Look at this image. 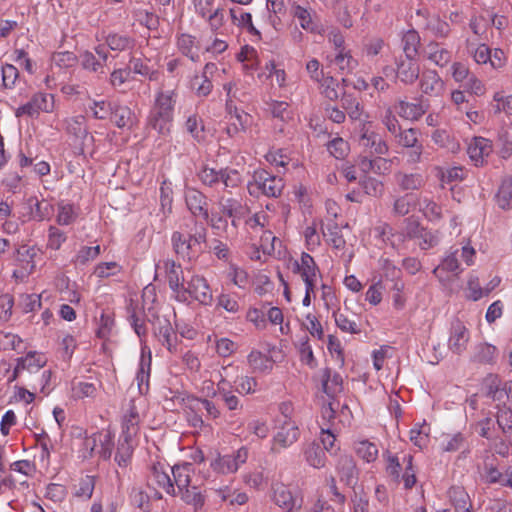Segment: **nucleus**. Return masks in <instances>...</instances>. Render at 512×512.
Segmentation results:
<instances>
[{"mask_svg": "<svg viewBox=\"0 0 512 512\" xmlns=\"http://www.w3.org/2000/svg\"><path fill=\"white\" fill-rule=\"evenodd\" d=\"M417 233H415V237H418L420 239L419 246L423 250L430 249L438 244V237L433 232L424 229L419 228L418 225H416Z\"/></svg>", "mask_w": 512, "mask_h": 512, "instance_id": "nucleus-58", "label": "nucleus"}, {"mask_svg": "<svg viewBox=\"0 0 512 512\" xmlns=\"http://www.w3.org/2000/svg\"><path fill=\"white\" fill-rule=\"evenodd\" d=\"M95 488V477L86 475L81 478L75 490V496L88 500L92 497Z\"/></svg>", "mask_w": 512, "mask_h": 512, "instance_id": "nucleus-55", "label": "nucleus"}, {"mask_svg": "<svg viewBox=\"0 0 512 512\" xmlns=\"http://www.w3.org/2000/svg\"><path fill=\"white\" fill-rule=\"evenodd\" d=\"M397 77L406 84L414 83L420 73L419 64L416 58H409L407 56L400 57L397 62Z\"/></svg>", "mask_w": 512, "mask_h": 512, "instance_id": "nucleus-14", "label": "nucleus"}, {"mask_svg": "<svg viewBox=\"0 0 512 512\" xmlns=\"http://www.w3.org/2000/svg\"><path fill=\"white\" fill-rule=\"evenodd\" d=\"M402 48L405 56L416 58L420 46V36L417 31L409 30L402 37Z\"/></svg>", "mask_w": 512, "mask_h": 512, "instance_id": "nucleus-38", "label": "nucleus"}, {"mask_svg": "<svg viewBox=\"0 0 512 512\" xmlns=\"http://www.w3.org/2000/svg\"><path fill=\"white\" fill-rule=\"evenodd\" d=\"M469 340L470 333L467 327L460 320L452 322L448 349L456 355H461L466 350Z\"/></svg>", "mask_w": 512, "mask_h": 512, "instance_id": "nucleus-10", "label": "nucleus"}, {"mask_svg": "<svg viewBox=\"0 0 512 512\" xmlns=\"http://www.w3.org/2000/svg\"><path fill=\"white\" fill-rule=\"evenodd\" d=\"M427 108L428 107L421 101L412 103L400 100L395 106L396 113L400 117L410 121H417L420 119L426 113Z\"/></svg>", "mask_w": 512, "mask_h": 512, "instance_id": "nucleus-19", "label": "nucleus"}, {"mask_svg": "<svg viewBox=\"0 0 512 512\" xmlns=\"http://www.w3.org/2000/svg\"><path fill=\"white\" fill-rule=\"evenodd\" d=\"M247 188L252 196H258L261 193L267 197H278L281 195L284 183L282 178L266 170H260L254 173L253 182H249Z\"/></svg>", "mask_w": 512, "mask_h": 512, "instance_id": "nucleus-3", "label": "nucleus"}, {"mask_svg": "<svg viewBox=\"0 0 512 512\" xmlns=\"http://www.w3.org/2000/svg\"><path fill=\"white\" fill-rule=\"evenodd\" d=\"M252 372L268 373L273 368V361L258 350H252L247 357Z\"/></svg>", "mask_w": 512, "mask_h": 512, "instance_id": "nucleus-30", "label": "nucleus"}, {"mask_svg": "<svg viewBox=\"0 0 512 512\" xmlns=\"http://www.w3.org/2000/svg\"><path fill=\"white\" fill-rule=\"evenodd\" d=\"M179 494L186 504L194 506L195 509L201 508L204 505V496L195 485L183 490Z\"/></svg>", "mask_w": 512, "mask_h": 512, "instance_id": "nucleus-47", "label": "nucleus"}, {"mask_svg": "<svg viewBox=\"0 0 512 512\" xmlns=\"http://www.w3.org/2000/svg\"><path fill=\"white\" fill-rule=\"evenodd\" d=\"M275 504L286 512H292L294 507V498L292 493L285 487H280L275 490L274 493Z\"/></svg>", "mask_w": 512, "mask_h": 512, "instance_id": "nucleus-48", "label": "nucleus"}, {"mask_svg": "<svg viewBox=\"0 0 512 512\" xmlns=\"http://www.w3.org/2000/svg\"><path fill=\"white\" fill-rule=\"evenodd\" d=\"M128 69H130V72L133 71L135 74L148 77L151 81L156 80L158 76V72L151 69L141 58L131 57Z\"/></svg>", "mask_w": 512, "mask_h": 512, "instance_id": "nucleus-43", "label": "nucleus"}, {"mask_svg": "<svg viewBox=\"0 0 512 512\" xmlns=\"http://www.w3.org/2000/svg\"><path fill=\"white\" fill-rule=\"evenodd\" d=\"M321 93L329 100L335 101L339 98L338 86L339 83L332 76H323L320 82Z\"/></svg>", "mask_w": 512, "mask_h": 512, "instance_id": "nucleus-45", "label": "nucleus"}, {"mask_svg": "<svg viewBox=\"0 0 512 512\" xmlns=\"http://www.w3.org/2000/svg\"><path fill=\"white\" fill-rule=\"evenodd\" d=\"M148 321L152 325L153 335L158 339L163 346H165L170 352L176 350V339L177 335L170 321L166 317L153 314Z\"/></svg>", "mask_w": 512, "mask_h": 512, "instance_id": "nucleus-7", "label": "nucleus"}, {"mask_svg": "<svg viewBox=\"0 0 512 512\" xmlns=\"http://www.w3.org/2000/svg\"><path fill=\"white\" fill-rule=\"evenodd\" d=\"M356 452L359 457H361L367 462H372L376 460L378 456V448L376 444L368 440L360 441L359 443H357Z\"/></svg>", "mask_w": 512, "mask_h": 512, "instance_id": "nucleus-53", "label": "nucleus"}, {"mask_svg": "<svg viewBox=\"0 0 512 512\" xmlns=\"http://www.w3.org/2000/svg\"><path fill=\"white\" fill-rule=\"evenodd\" d=\"M334 62L342 73H350L358 65L357 60L351 56L350 52H343V50L338 51Z\"/></svg>", "mask_w": 512, "mask_h": 512, "instance_id": "nucleus-50", "label": "nucleus"}, {"mask_svg": "<svg viewBox=\"0 0 512 512\" xmlns=\"http://www.w3.org/2000/svg\"><path fill=\"white\" fill-rule=\"evenodd\" d=\"M1 72L3 87L7 89L13 88L19 77L18 69L12 64H5L2 66Z\"/></svg>", "mask_w": 512, "mask_h": 512, "instance_id": "nucleus-63", "label": "nucleus"}, {"mask_svg": "<svg viewBox=\"0 0 512 512\" xmlns=\"http://www.w3.org/2000/svg\"><path fill=\"white\" fill-rule=\"evenodd\" d=\"M332 317L335 320L336 326L342 331L351 334H359L361 329L356 321L358 316L352 314L351 316L345 312H340L339 309L332 312Z\"/></svg>", "mask_w": 512, "mask_h": 512, "instance_id": "nucleus-24", "label": "nucleus"}, {"mask_svg": "<svg viewBox=\"0 0 512 512\" xmlns=\"http://www.w3.org/2000/svg\"><path fill=\"white\" fill-rule=\"evenodd\" d=\"M54 108V97L52 94L38 92L32 96L30 101L15 110L16 117L24 115L31 118L38 117L40 112H52Z\"/></svg>", "mask_w": 512, "mask_h": 512, "instance_id": "nucleus-6", "label": "nucleus"}, {"mask_svg": "<svg viewBox=\"0 0 512 512\" xmlns=\"http://www.w3.org/2000/svg\"><path fill=\"white\" fill-rule=\"evenodd\" d=\"M186 131L198 142L204 138V125L202 119L197 115H190L185 122Z\"/></svg>", "mask_w": 512, "mask_h": 512, "instance_id": "nucleus-46", "label": "nucleus"}, {"mask_svg": "<svg viewBox=\"0 0 512 512\" xmlns=\"http://www.w3.org/2000/svg\"><path fill=\"white\" fill-rule=\"evenodd\" d=\"M396 182L404 190H419L425 185V178L421 173H402L395 174Z\"/></svg>", "mask_w": 512, "mask_h": 512, "instance_id": "nucleus-28", "label": "nucleus"}, {"mask_svg": "<svg viewBox=\"0 0 512 512\" xmlns=\"http://www.w3.org/2000/svg\"><path fill=\"white\" fill-rule=\"evenodd\" d=\"M114 103L115 102H108L105 100L93 101L90 109L96 119L104 120L110 117L111 113L113 112L112 108Z\"/></svg>", "mask_w": 512, "mask_h": 512, "instance_id": "nucleus-60", "label": "nucleus"}, {"mask_svg": "<svg viewBox=\"0 0 512 512\" xmlns=\"http://www.w3.org/2000/svg\"><path fill=\"white\" fill-rule=\"evenodd\" d=\"M140 416L133 403L130 404L129 409L123 416L122 433L121 435L128 438H134L139 431Z\"/></svg>", "mask_w": 512, "mask_h": 512, "instance_id": "nucleus-23", "label": "nucleus"}, {"mask_svg": "<svg viewBox=\"0 0 512 512\" xmlns=\"http://www.w3.org/2000/svg\"><path fill=\"white\" fill-rule=\"evenodd\" d=\"M128 320L133 327L135 333L140 337H145L147 335V328L144 321L138 316L136 312V308L131 302L127 306Z\"/></svg>", "mask_w": 512, "mask_h": 512, "instance_id": "nucleus-52", "label": "nucleus"}, {"mask_svg": "<svg viewBox=\"0 0 512 512\" xmlns=\"http://www.w3.org/2000/svg\"><path fill=\"white\" fill-rule=\"evenodd\" d=\"M66 130L76 138H85L88 134L85 125V118L83 116H78L68 120Z\"/></svg>", "mask_w": 512, "mask_h": 512, "instance_id": "nucleus-57", "label": "nucleus"}, {"mask_svg": "<svg viewBox=\"0 0 512 512\" xmlns=\"http://www.w3.org/2000/svg\"><path fill=\"white\" fill-rule=\"evenodd\" d=\"M341 107L352 120H359L363 113V106L354 94L344 92L341 97Z\"/></svg>", "mask_w": 512, "mask_h": 512, "instance_id": "nucleus-35", "label": "nucleus"}, {"mask_svg": "<svg viewBox=\"0 0 512 512\" xmlns=\"http://www.w3.org/2000/svg\"><path fill=\"white\" fill-rule=\"evenodd\" d=\"M420 88L424 94L439 96L444 90V82L435 70H427L422 74Z\"/></svg>", "mask_w": 512, "mask_h": 512, "instance_id": "nucleus-17", "label": "nucleus"}, {"mask_svg": "<svg viewBox=\"0 0 512 512\" xmlns=\"http://www.w3.org/2000/svg\"><path fill=\"white\" fill-rule=\"evenodd\" d=\"M76 219V213L71 204L60 203L56 221L59 225H70Z\"/></svg>", "mask_w": 512, "mask_h": 512, "instance_id": "nucleus-62", "label": "nucleus"}, {"mask_svg": "<svg viewBox=\"0 0 512 512\" xmlns=\"http://www.w3.org/2000/svg\"><path fill=\"white\" fill-rule=\"evenodd\" d=\"M281 422L279 431L274 436V441L286 448L297 441L299 437V428L294 421L291 419L278 420Z\"/></svg>", "mask_w": 512, "mask_h": 512, "instance_id": "nucleus-15", "label": "nucleus"}, {"mask_svg": "<svg viewBox=\"0 0 512 512\" xmlns=\"http://www.w3.org/2000/svg\"><path fill=\"white\" fill-rule=\"evenodd\" d=\"M358 145L370 155H385L389 150L382 137L367 124H362L359 129Z\"/></svg>", "mask_w": 512, "mask_h": 512, "instance_id": "nucleus-8", "label": "nucleus"}, {"mask_svg": "<svg viewBox=\"0 0 512 512\" xmlns=\"http://www.w3.org/2000/svg\"><path fill=\"white\" fill-rule=\"evenodd\" d=\"M150 370L151 354L149 353L148 357H145L144 355L141 356L139 369L136 375L138 388L141 394L146 393L149 389Z\"/></svg>", "mask_w": 512, "mask_h": 512, "instance_id": "nucleus-36", "label": "nucleus"}, {"mask_svg": "<svg viewBox=\"0 0 512 512\" xmlns=\"http://www.w3.org/2000/svg\"><path fill=\"white\" fill-rule=\"evenodd\" d=\"M322 389L329 397H334L342 390V377L338 373L331 372L330 368H325L322 372Z\"/></svg>", "mask_w": 512, "mask_h": 512, "instance_id": "nucleus-29", "label": "nucleus"}, {"mask_svg": "<svg viewBox=\"0 0 512 512\" xmlns=\"http://www.w3.org/2000/svg\"><path fill=\"white\" fill-rule=\"evenodd\" d=\"M427 29L438 38H446L451 31L449 23L439 17L431 18L427 23Z\"/></svg>", "mask_w": 512, "mask_h": 512, "instance_id": "nucleus-54", "label": "nucleus"}, {"mask_svg": "<svg viewBox=\"0 0 512 512\" xmlns=\"http://www.w3.org/2000/svg\"><path fill=\"white\" fill-rule=\"evenodd\" d=\"M419 131L415 128L400 129L399 132L394 136L396 143L404 148L415 147L419 143L418 140Z\"/></svg>", "mask_w": 512, "mask_h": 512, "instance_id": "nucleus-42", "label": "nucleus"}, {"mask_svg": "<svg viewBox=\"0 0 512 512\" xmlns=\"http://www.w3.org/2000/svg\"><path fill=\"white\" fill-rule=\"evenodd\" d=\"M185 202L189 211L196 217L209 219L208 199L205 194L195 188L185 190Z\"/></svg>", "mask_w": 512, "mask_h": 512, "instance_id": "nucleus-11", "label": "nucleus"}, {"mask_svg": "<svg viewBox=\"0 0 512 512\" xmlns=\"http://www.w3.org/2000/svg\"><path fill=\"white\" fill-rule=\"evenodd\" d=\"M189 297L198 301L202 305H211L213 296L210 286L206 279L199 275H194L187 282V286H183L176 299L180 302H188Z\"/></svg>", "mask_w": 512, "mask_h": 512, "instance_id": "nucleus-4", "label": "nucleus"}, {"mask_svg": "<svg viewBox=\"0 0 512 512\" xmlns=\"http://www.w3.org/2000/svg\"><path fill=\"white\" fill-rule=\"evenodd\" d=\"M163 268L165 270L170 289L174 292L175 296L178 295L184 286V279L182 277L183 271L181 265L177 264L172 259H166L163 261Z\"/></svg>", "mask_w": 512, "mask_h": 512, "instance_id": "nucleus-16", "label": "nucleus"}, {"mask_svg": "<svg viewBox=\"0 0 512 512\" xmlns=\"http://www.w3.org/2000/svg\"><path fill=\"white\" fill-rule=\"evenodd\" d=\"M177 93L174 90L159 91L148 116V125L161 135L171 131Z\"/></svg>", "mask_w": 512, "mask_h": 512, "instance_id": "nucleus-1", "label": "nucleus"}, {"mask_svg": "<svg viewBox=\"0 0 512 512\" xmlns=\"http://www.w3.org/2000/svg\"><path fill=\"white\" fill-rule=\"evenodd\" d=\"M134 450L133 438L121 435L118 440L115 461L120 467H127Z\"/></svg>", "mask_w": 512, "mask_h": 512, "instance_id": "nucleus-26", "label": "nucleus"}, {"mask_svg": "<svg viewBox=\"0 0 512 512\" xmlns=\"http://www.w3.org/2000/svg\"><path fill=\"white\" fill-rule=\"evenodd\" d=\"M177 46L180 52L193 62L200 61L199 48L195 45V37L182 34L178 37Z\"/></svg>", "mask_w": 512, "mask_h": 512, "instance_id": "nucleus-33", "label": "nucleus"}, {"mask_svg": "<svg viewBox=\"0 0 512 512\" xmlns=\"http://www.w3.org/2000/svg\"><path fill=\"white\" fill-rule=\"evenodd\" d=\"M106 43L111 50L117 52L131 50L135 46V40L133 38L118 33L109 34L106 37Z\"/></svg>", "mask_w": 512, "mask_h": 512, "instance_id": "nucleus-37", "label": "nucleus"}, {"mask_svg": "<svg viewBox=\"0 0 512 512\" xmlns=\"http://www.w3.org/2000/svg\"><path fill=\"white\" fill-rule=\"evenodd\" d=\"M220 174H222V169L215 170L214 168L203 167L198 173V177L204 185L215 187L220 183Z\"/></svg>", "mask_w": 512, "mask_h": 512, "instance_id": "nucleus-59", "label": "nucleus"}, {"mask_svg": "<svg viewBox=\"0 0 512 512\" xmlns=\"http://www.w3.org/2000/svg\"><path fill=\"white\" fill-rule=\"evenodd\" d=\"M40 254V249L36 246L18 245L12 255L19 267V270L14 271V275L17 276L20 273L21 277H25L32 274L36 268V259Z\"/></svg>", "mask_w": 512, "mask_h": 512, "instance_id": "nucleus-5", "label": "nucleus"}, {"mask_svg": "<svg viewBox=\"0 0 512 512\" xmlns=\"http://www.w3.org/2000/svg\"><path fill=\"white\" fill-rule=\"evenodd\" d=\"M497 348L488 343H479L475 345L471 361L479 364H493L497 357Z\"/></svg>", "mask_w": 512, "mask_h": 512, "instance_id": "nucleus-25", "label": "nucleus"}, {"mask_svg": "<svg viewBox=\"0 0 512 512\" xmlns=\"http://www.w3.org/2000/svg\"><path fill=\"white\" fill-rule=\"evenodd\" d=\"M207 229L204 225H195L193 232L184 234L175 231L171 236L172 248L175 254L184 261H194L202 253V244L206 243Z\"/></svg>", "mask_w": 512, "mask_h": 512, "instance_id": "nucleus-2", "label": "nucleus"}, {"mask_svg": "<svg viewBox=\"0 0 512 512\" xmlns=\"http://www.w3.org/2000/svg\"><path fill=\"white\" fill-rule=\"evenodd\" d=\"M337 471L341 482L353 486L357 479V470L354 459L350 455H341L337 463Z\"/></svg>", "mask_w": 512, "mask_h": 512, "instance_id": "nucleus-20", "label": "nucleus"}, {"mask_svg": "<svg viewBox=\"0 0 512 512\" xmlns=\"http://www.w3.org/2000/svg\"><path fill=\"white\" fill-rule=\"evenodd\" d=\"M219 211L231 219V225L237 229L240 220L244 219L249 213V208L242 202V199L235 197H219L217 201Z\"/></svg>", "mask_w": 512, "mask_h": 512, "instance_id": "nucleus-9", "label": "nucleus"}, {"mask_svg": "<svg viewBox=\"0 0 512 512\" xmlns=\"http://www.w3.org/2000/svg\"><path fill=\"white\" fill-rule=\"evenodd\" d=\"M448 496L456 512L472 508L470 497L463 487L452 486L448 491Z\"/></svg>", "mask_w": 512, "mask_h": 512, "instance_id": "nucleus-34", "label": "nucleus"}, {"mask_svg": "<svg viewBox=\"0 0 512 512\" xmlns=\"http://www.w3.org/2000/svg\"><path fill=\"white\" fill-rule=\"evenodd\" d=\"M30 207V219L43 221L50 218L53 213V206L47 201H39L36 197H30L27 200Z\"/></svg>", "mask_w": 512, "mask_h": 512, "instance_id": "nucleus-27", "label": "nucleus"}, {"mask_svg": "<svg viewBox=\"0 0 512 512\" xmlns=\"http://www.w3.org/2000/svg\"><path fill=\"white\" fill-rule=\"evenodd\" d=\"M492 152L491 141L483 137H475L468 146L467 153L475 165L482 164L483 158Z\"/></svg>", "mask_w": 512, "mask_h": 512, "instance_id": "nucleus-21", "label": "nucleus"}, {"mask_svg": "<svg viewBox=\"0 0 512 512\" xmlns=\"http://www.w3.org/2000/svg\"><path fill=\"white\" fill-rule=\"evenodd\" d=\"M382 275L381 285L387 287L391 291H403L405 284L402 281V271L396 267L389 259H383L381 261Z\"/></svg>", "mask_w": 512, "mask_h": 512, "instance_id": "nucleus-12", "label": "nucleus"}, {"mask_svg": "<svg viewBox=\"0 0 512 512\" xmlns=\"http://www.w3.org/2000/svg\"><path fill=\"white\" fill-rule=\"evenodd\" d=\"M324 450L325 449L321 448L319 445H309L305 450V458L309 465L314 468L324 467L326 462V454Z\"/></svg>", "mask_w": 512, "mask_h": 512, "instance_id": "nucleus-41", "label": "nucleus"}, {"mask_svg": "<svg viewBox=\"0 0 512 512\" xmlns=\"http://www.w3.org/2000/svg\"><path fill=\"white\" fill-rule=\"evenodd\" d=\"M210 467L219 474H231L237 472L236 465L233 462V457L229 455H217V457L210 462Z\"/></svg>", "mask_w": 512, "mask_h": 512, "instance_id": "nucleus-39", "label": "nucleus"}, {"mask_svg": "<svg viewBox=\"0 0 512 512\" xmlns=\"http://www.w3.org/2000/svg\"><path fill=\"white\" fill-rule=\"evenodd\" d=\"M66 234L55 226L48 229L47 247L53 250L60 249L61 245L66 241Z\"/></svg>", "mask_w": 512, "mask_h": 512, "instance_id": "nucleus-64", "label": "nucleus"}, {"mask_svg": "<svg viewBox=\"0 0 512 512\" xmlns=\"http://www.w3.org/2000/svg\"><path fill=\"white\" fill-rule=\"evenodd\" d=\"M112 110L113 112L110 115V119L117 127H132L133 112L128 106L114 103Z\"/></svg>", "mask_w": 512, "mask_h": 512, "instance_id": "nucleus-32", "label": "nucleus"}, {"mask_svg": "<svg viewBox=\"0 0 512 512\" xmlns=\"http://www.w3.org/2000/svg\"><path fill=\"white\" fill-rule=\"evenodd\" d=\"M323 235L335 249L344 248L345 240L337 223L327 224L325 229H323Z\"/></svg>", "mask_w": 512, "mask_h": 512, "instance_id": "nucleus-44", "label": "nucleus"}, {"mask_svg": "<svg viewBox=\"0 0 512 512\" xmlns=\"http://www.w3.org/2000/svg\"><path fill=\"white\" fill-rule=\"evenodd\" d=\"M403 464H405V471L400 479L404 482L405 489H411L416 484V474L413 468V457L412 455H405L403 457Z\"/></svg>", "mask_w": 512, "mask_h": 512, "instance_id": "nucleus-56", "label": "nucleus"}, {"mask_svg": "<svg viewBox=\"0 0 512 512\" xmlns=\"http://www.w3.org/2000/svg\"><path fill=\"white\" fill-rule=\"evenodd\" d=\"M173 474L174 487L178 489V493L191 487V476L194 473V468L191 463H183L174 465L170 468Z\"/></svg>", "mask_w": 512, "mask_h": 512, "instance_id": "nucleus-18", "label": "nucleus"}, {"mask_svg": "<svg viewBox=\"0 0 512 512\" xmlns=\"http://www.w3.org/2000/svg\"><path fill=\"white\" fill-rule=\"evenodd\" d=\"M496 200L500 208L507 210L512 208V179L506 178L502 181Z\"/></svg>", "mask_w": 512, "mask_h": 512, "instance_id": "nucleus-40", "label": "nucleus"}, {"mask_svg": "<svg viewBox=\"0 0 512 512\" xmlns=\"http://www.w3.org/2000/svg\"><path fill=\"white\" fill-rule=\"evenodd\" d=\"M101 252V248L99 245L96 246H83L78 251L76 257H75V264L77 265H86L88 262L93 261L96 259Z\"/></svg>", "mask_w": 512, "mask_h": 512, "instance_id": "nucleus-49", "label": "nucleus"}, {"mask_svg": "<svg viewBox=\"0 0 512 512\" xmlns=\"http://www.w3.org/2000/svg\"><path fill=\"white\" fill-rule=\"evenodd\" d=\"M293 273L300 274L301 278L317 277L319 269L313 257L303 252L300 261L295 260L292 264Z\"/></svg>", "mask_w": 512, "mask_h": 512, "instance_id": "nucleus-22", "label": "nucleus"}, {"mask_svg": "<svg viewBox=\"0 0 512 512\" xmlns=\"http://www.w3.org/2000/svg\"><path fill=\"white\" fill-rule=\"evenodd\" d=\"M115 321L114 317L111 313L103 312L99 319V324L97 328V336L101 339H106L111 334V331L114 327Z\"/></svg>", "mask_w": 512, "mask_h": 512, "instance_id": "nucleus-61", "label": "nucleus"}, {"mask_svg": "<svg viewBox=\"0 0 512 512\" xmlns=\"http://www.w3.org/2000/svg\"><path fill=\"white\" fill-rule=\"evenodd\" d=\"M294 16L299 20L300 25L304 30L315 34L322 33V26L313 19L310 11L307 9L301 7L300 5L295 6Z\"/></svg>", "mask_w": 512, "mask_h": 512, "instance_id": "nucleus-31", "label": "nucleus"}, {"mask_svg": "<svg viewBox=\"0 0 512 512\" xmlns=\"http://www.w3.org/2000/svg\"><path fill=\"white\" fill-rule=\"evenodd\" d=\"M168 465L161 462H156L151 466L150 469V480L154 481L160 488H162L167 494L176 496V489L174 483L167 472Z\"/></svg>", "mask_w": 512, "mask_h": 512, "instance_id": "nucleus-13", "label": "nucleus"}, {"mask_svg": "<svg viewBox=\"0 0 512 512\" xmlns=\"http://www.w3.org/2000/svg\"><path fill=\"white\" fill-rule=\"evenodd\" d=\"M220 183H223L226 189H234L242 183V176L238 170L226 167L220 174Z\"/></svg>", "mask_w": 512, "mask_h": 512, "instance_id": "nucleus-51", "label": "nucleus"}]
</instances>
